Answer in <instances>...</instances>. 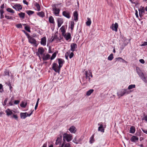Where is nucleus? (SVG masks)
Segmentation results:
<instances>
[{
	"label": "nucleus",
	"instance_id": "obj_1",
	"mask_svg": "<svg viewBox=\"0 0 147 147\" xmlns=\"http://www.w3.org/2000/svg\"><path fill=\"white\" fill-rule=\"evenodd\" d=\"M132 92V91L129 90L127 89H122L117 92V95L118 96L121 97L125 94H129Z\"/></svg>",
	"mask_w": 147,
	"mask_h": 147
},
{
	"label": "nucleus",
	"instance_id": "obj_2",
	"mask_svg": "<svg viewBox=\"0 0 147 147\" xmlns=\"http://www.w3.org/2000/svg\"><path fill=\"white\" fill-rule=\"evenodd\" d=\"M63 140L64 142L66 140L67 142H69L71 141L72 139V135L65 133L63 135Z\"/></svg>",
	"mask_w": 147,
	"mask_h": 147
},
{
	"label": "nucleus",
	"instance_id": "obj_3",
	"mask_svg": "<svg viewBox=\"0 0 147 147\" xmlns=\"http://www.w3.org/2000/svg\"><path fill=\"white\" fill-rule=\"evenodd\" d=\"M57 4H53L52 5L53 10V11L54 13L56 16H58L59 13L60 9L56 7V5Z\"/></svg>",
	"mask_w": 147,
	"mask_h": 147
},
{
	"label": "nucleus",
	"instance_id": "obj_4",
	"mask_svg": "<svg viewBox=\"0 0 147 147\" xmlns=\"http://www.w3.org/2000/svg\"><path fill=\"white\" fill-rule=\"evenodd\" d=\"M52 68L55 72L59 73L61 68H60L59 66H58L56 63H53L52 65Z\"/></svg>",
	"mask_w": 147,
	"mask_h": 147
},
{
	"label": "nucleus",
	"instance_id": "obj_5",
	"mask_svg": "<svg viewBox=\"0 0 147 147\" xmlns=\"http://www.w3.org/2000/svg\"><path fill=\"white\" fill-rule=\"evenodd\" d=\"M33 111H34L33 110H31L30 111L31 113L29 114H28V113L26 112L24 113H20V117L21 118L25 119L26 118L27 116L29 117V116H30L32 114Z\"/></svg>",
	"mask_w": 147,
	"mask_h": 147
},
{
	"label": "nucleus",
	"instance_id": "obj_6",
	"mask_svg": "<svg viewBox=\"0 0 147 147\" xmlns=\"http://www.w3.org/2000/svg\"><path fill=\"white\" fill-rule=\"evenodd\" d=\"M98 125H100V126L98 127V131H100L101 132L104 133L105 131V128L106 127V125L105 123H104L103 125L102 124H98Z\"/></svg>",
	"mask_w": 147,
	"mask_h": 147
},
{
	"label": "nucleus",
	"instance_id": "obj_7",
	"mask_svg": "<svg viewBox=\"0 0 147 147\" xmlns=\"http://www.w3.org/2000/svg\"><path fill=\"white\" fill-rule=\"evenodd\" d=\"M118 27V25L117 23H115L114 24H113L111 26L110 28L113 30H114L115 32H117V28Z\"/></svg>",
	"mask_w": 147,
	"mask_h": 147
},
{
	"label": "nucleus",
	"instance_id": "obj_8",
	"mask_svg": "<svg viewBox=\"0 0 147 147\" xmlns=\"http://www.w3.org/2000/svg\"><path fill=\"white\" fill-rule=\"evenodd\" d=\"M13 8L16 11H20L22 9V7L21 5L18 4L13 5Z\"/></svg>",
	"mask_w": 147,
	"mask_h": 147
},
{
	"label": "nucleus",
	"instance_id": "obj_9",
	"mask_svg": "<svg viewBox=\"0 0 147 147\" xmlns=\"http://www.w3.org/2000/svg\"><path fill=\"white\" fill-rule=\"evenodd\" d=\"M138 74L141 78L145 82H147V79L145 77L144 75L142 72L138 73Z\"/></svg>",
	"mask_w": 147,
	"mask_h": 147
},
{
	"label": "nucleus",
	"instance_id": "obj_10",
	"mask_svg": "<svg viewBox=\"0 0 147 147\" xmlns=\"http://www.w3.org/2000/svg\"><path fill=\"white\" fill-rule=\"evenodd\" d=\"M28 38L29 40V42L31 44L34 45H35L36 44V41L34 38H33V37L30 36V37H29Z\"/></svg>",
	"mask_w": 147,
	"mask_h": 147
},
{
	"label": "nucleus",
	"instance_id": "obj_11",
	"mask_svg": "<svg viewBox=\"0 0 147 147\" xmlns=\"http://www.w3.org/2000/svg\"><path fill=\"white\" fill-rule=\"evenodd\" d=\"M46 38L45 37H44L41 38L40 44L41 45L44 46L46 45Z\"/></svg>",
	"mask_w": 147,
	"mask_h": 147
},
{
	"label": "nucleus",
	"instance_id": "obj_12",
	"mask_svg": "<svg viewBox=\"0 0 147 147\" xmlns=\"http://www.w3.org/2000/svg\"><path fill=\"white\" fill-rule=\"evenodd\" d=\"M71 47V50L74 52L75 51L76 49L77 48V45L76 43H72L70 45Z\"/></svg>",
	"mask_w": 147,
	"mask_h": 147
},
{
	"label": "nucleus",
	"instance_id": "obj_13",
	"mask_svg": "<svg viewBox=\"0 0 147 147\" xmlns=\"http://www.w3.org/2000/svg\"><path fill=\"white\" fill-rule=\"evenodd\" d=\"M63 15L64 16L67 18H69L70 17V13L68 11H63Z\"/></svg>",
	"mask_w": 147,
	"mask_h": 147
},
{
	"label": "nucleus",
	"instance_id": "obj_14",
	"mask_svg": "<svg viewBox=\"0 0 147 147\" xmlns=\"http://www.w3.org/2000/svg\"><path fill=\"white\" fill-rule=\"evenodd\" d=\"M58 26V27H60L61 24L63 23V19L62 18H58L57 19Z\"/></svg>",
	"mask_w": 147,
	"mask_h": 147
},
{
	"label": "nucleus",
	"instance_id": "obj_15",
	"mask_svg": "<svg viewBox=\"0 0 147 147\" xmlns=\"http://www.w3.org/2000/svg\"><path fill=\"white\" fill-rule=\"evenodd\" d=\"M138 138L136 136H132L130 139V140L132 142H135L138 140Z\"/></svg>",
	"mask_w": 147,
	"mask_h": 147
},
{
	"label": "nucleus",
	"instance_id": "obj_16",
	"mask_svg": "<svg viewBox=\"0 0 147 147\" xmlns=\"http://www.w3.org/2000/svg\"><path fill=\"white\" fill-rule=\"evenodd\" d=\"M59 67L61 68L63 66V64L64 62V60L63 59L59 58L58 59Z\"/></svg>",
	"mask_w": 147,
	"mask_h": 147
},
{
	"label": "nucleus",
	"instance_id": "obj_17",
	"mask_svg": "<svg viewBox=\"0 0 147 147\" xmlns=\"http://www.w3.org/2000/svg\"><path fill=\"white\" fill-rule=\"evenodd\" d=\"M69 130L71 133H75L76 131V127L73 126L70 127Z\"/></svg>",
	"mask_w": 147,
	"mask_h": 147
},
{
	"label": "nucleus",
	"instance_id": "obj_18",
	"mask_svg": "<svg viewBox=\"0 0 147 147\" xmlns=\"http://www.w3.org/2000/svg\"><path fill=\"white\" fill-rule=\"evenodd\" d=\"M62 137L61 136H60L59 137H57L55 143V144L56 145H58L61 144L62 140Z\"/></svg>",
	"mask_w": 147,
	"mask_h": 147
},
{
	"label": "nucleus",
	"instance_id": "obj_19",
	"mask_svg": "<svg viewBox=\"0 0 147 147\" xmlns=\"http://www.w3.org/2000/svg\"><path fill=\"white\" fill-rule=\"evenodd\" d=\"M45 52V50L43 47H39L38 49V52L39 54L42 55Z\"/></svg>",
	"mask_w": 147,
	"mask_h": 147
},
{
	"label": "nucleus",
	"instance_id": "obj_20",
	"mask_svg": "<svg viewBox=\"0 0 147 147\" xmlns=\"http://www.w3.org/2000/svg\"><path fill=\"white\" fill-rule=\"evenodd\" d=\"M50 57V55L48 54H47L46 55H44L42 57L44 61H46L49 59Z\"/></svg>",
	"mask_w": 147,
	"mask_h": 147
},
{
	"label": "nucleus",
	"instance_id": "obj_21",
	"mask_svg": "<svg viewBox=\"0 0 147 147\" xmlns=\"http://www.w3.org/2000/svg\"><path fill=\"white\" fill-rule=\"evenodd\" d=\"M51 39H52V40L51 41V42H52L55 40H56L57 41L60 40L59 37L56 35H54L53 36H52Z\"/></svg>",
	"mask_w": 147,
	"mask_h": 147
},
{
	"label": "nucleus",
	"instance_id": "obj_22",
	"mask_svg": "<svg viewBox=\"0 0 147 147\" xmlns=\"http://www.w3.org/2000/svg\"><path fill=\"white\" fill-rule=\"evenodd\" d=\"M74 20L77 21L78 20V14L77 11H75L74 13Z\"/></svg>",
	"mask_w": 147,
	"mask_h": 147
},
{
	"label": "nucleus",
	"instance_id": "obj_23",
	"mask_svg": "<svg viewBox=\"0 0 147 147\" xmlns=\"http://www.w3.org/2000/svg\"><path fill=\"white\" fill-rule=\"evenodd\" d=\"M145 13L144 10V7H143L141 9H140L139 10V14L140 16L142 15Z\"/></svg>",
	"mask_w": 147,
	"mask_h": 147
},
{
	"label": "nucleus",
	"instance_id": "obj_24",
	"mask_svg": "<svg viewBox=\"0 0 147 147\" xmlns=\"http://www.w3.org/2000/svg\"><path fill=\"white\" fill-rule=\"evenodd\" d=\"M7 115L9 116L10 115L13 114L12 111L10 109H7L5 111Z\"/></svg>",
	"mask_w": 147,
	"mask_h": 147
},
{
	"label": "nucleus",
	"instance_id": "obj_25",
	"mask_svg": "<svg viewBox=\"0 0 147 147\" xmlns=\"http://www.w3.org/2000/svg\"><path fill=\"white\" fill-rule=\"evenodd\" d=\"M61 147H71L70 144L69 143H67L65 144L64 143H63Z\"/></svg>",
	"mask_w": 147,
	"mask_h": 147
},
{
	"label": "nucleus",
	"instance_id": "obj_26",
	"mask_svg": "<svg viewBox=\"0 0 147 147\" xmlns=\"http://www.w3.org/2000/svg\"><path fill=\"white\" fill-rule=\"evenodd\" d=\"M135 127L133 126H131L130 128V133L133 134L135 133Z\"/></svg>",
	"mask_w": 147,
	"mask_h": 147
},
{
	"label": "nucleus",
	"instance_id": "obj_27",
	"mask_svg": "<svg viewBox=\"0 0 147 147\" xmlns=\"http://www.w3.org/2000/svg\"><path fill=\"white\" fill-rule=\"evenodd\" d=\"M88 20L86 22V24L88 26H90L91 23V19L90 18H87Z\"/></svg>",
	"mask_w": 147,
	"mask_h": 147
},
{
	"label": "nucleus",
	"instance_id": "obj_28",
	"mask_svg": "<svg viewBox=\"0 0 147 147\" xmlns=\"http://www.w3.org/2000/svg\"><path fill=\"white\" fill-rule=\"evenodd\" d=\"M49 21L51 23L54 24V18L52 16H51L49 18Z\"/></svg>",
	"mask_w": 147,
	"mask_h": 147
},
{
	"label": "nucleus",
	"instance_id": "obj_29",
	"mask_svg": "<svg viewBox=\"0 0 147 147\" xmlns=\"http://www.w3.org/2000/svg\"><path fill=\"white\" fill-rule=\"evenodd\" d=\"M64 37L65 38L66 40H68L71 37L70 34L69 33H68L67 34L65 35L64 36Z\"/></svg>",
	"mask_w": 147,
	"mask_h": 147
},
{
	"label": "nucleus",
	"instance_id": "obj_30",
	"mask_svg": "<svg viewBox=\"0 0 147 147\" xmlns=\"http://www.w3.org/2000/svg\"><path fill=\"white\" fill-rule=\"evenodd\" d=\"M93 89H90L87 92L86 95L87 96L90 95L93 92Z\"/></svg>",
	"mask_w": 147,
	"mask_h": 147
},
{
	"label": "nucleus",
	"instance_id": "obj_31",
	"mask_svg": "<svg viewBox=\"0 0 147 147\" xmlns=\"http://www.w3.org/2000/svg\"><path fill=\"white\" fill-rule=\"evenodd\" d=\"M6 10L8 12L11 13H15L13 9L10 8H7Z\"/></svg>",
	"mask_w": 147,
	"mask_h": 147
},
{
	"label": "nucleus",
	"instance_id": "obj_32",
	"mask_svg": "<svg viewBox=\"0 0 147 147\" xmlns=\"http://www.w3.org/2000/svg\"><path fill=\"white\" fill-rule=\"evenodd\" d=\"M74 25V23L73 21H72L70 23V28L71 30H73Z\"/></svg>",
	"mask_w": 147,
	"mask_h": 147
},
{
	"label": "nucleus",
	"instance_id": "obj_33",
	"mask_svg": "<svg viewBox=\"0 0 147 147\" xmlns=\"http://www.w3.org/2000/svg\"><path fill=\"white\" fill-rule=\"evenodd\" d=\"M37 15L42 17H43L44 16V13L42 11L38 12L37 13Z\"/></svg>",
	"mask_w": 147,
	"mask_h": 147
},
{
	"label": "nucleus",
	"instance_id": "obj_34",
	"mask_svg": "<svg viewBox=\"0 0 147 147\" xmlns=\"http://www.w3.org/2000/svg\"><path fill=\"white\" fill-rule=\"evenodd\" d=\"M136 87V86L135 84H131L129 86L128 89L129 90H131L133 88H134Z\"/></svg>",
	"mask_w": 147,
	"mask_h": 147
},
{
	"label": "nucleus",
	"instance_id": "obj_35",
	"mask_svg": "<svg viewBox=\"0 0 147 147\" xmlns=\"http://www.w3.org/2000/svg\"><path fill=\"white\" fill-rule=\"evenodd\" d=\"M25 13L23 12H21L18 14L19 16L22 18H24L25 17Z\"/></svg>",
	"mask_w": 147,
	"mask_h": 147
},
{
	"label": "nucleus",
	"instance_id": "obj_36",
	"mask_svg": "<svg viewBox=\"0 0 147 147\" xmlns=\"http://www.w3.org/2000/svg\"><path fill=\"white\" fill-rule=\"evenodd\" d=\"M35 6L36 7V9L38 11L40 10V7L39 4L36 3L35 5Z\"/></svg>",
	"mask_w": 147,
	"mask_h": 147
},
{
	"label": "nucleus",
	"instance_id": "obj_37",
	"mask_svg": "<svg viewBox=\"0 0 147 147\" xmlns=\"http://www.w3.org/2000/svg\"><path fill=\"white\" fill-rule=\"evenodd\" d=\"M113 55L112 53H111L108 57V59L109 60L111 61V60H112L113 59Z\"/></svg>",
	"mask_w": 147,
	"mask_h": 147
},
{
	"label": "nucleus",
	"instance_id": "obj_38",
	"mask_svg": "<svg viewBox=\"0 0 147 147\" xmlns=\"http://www.w3.org/2000/svg\"><path fill=\"white\" fill-rule=\"evenodd\" d=\"M94 135H93L90 138V143L92 144L94 142Z\"/></svg>",
	"mask_w": 147,
	"mask_h": 147
},
{
	"label": "nucleus",
	"instance_id": "obj_39",
	"mask_svg": "<svg viewBox=\"0 0 147 147\" xmlns=\"http://www.w3.org/2000/svg\"><path fill=\"white\" fill-rule=\"evenodd\" d=\"M26 13L29 16L32 15L34 13V11L31 10H28L26 11Z\"/></svg>",
	"mask_w": 147,
	"mask_h": 147
},
{
	"label": "nucleus",
	"instance_id": "obj_40",
	"mask_svg": "<svg viewBox=\"0 0 147 147\" xmlns=\"http://www.w3.org/2000/svg\"><path fill=\"white\" fill-rule=\"evenodd\" d=\"M56 54H57V53H56V52L54 53L53 54L51 57V60H52L53 59L56 57Z\"/></svg>",
	"mask_w": 147,
	"mask_h": 147
},
{
	"label": "nucleus",
	"instance_id": "obj_41",
	"mask_svg": "<svg viewBox=\"0 0 147 147\" xmlns=\"http://www.w3.org/2000/svg\"><path fill=\"white\" fill-rule=\"evenodd\" d=\"M20 106L22 107H25L26 105V103H25L24 102H22L20 105Z\"/></svg>",
	"mask_w": 147,
	"mask_h": 147
},
{
	"label": "nucleus",
	"instance_id": "obj_42",
	"mask_svg": "<svg viewBox=\"0 0 147 147\" xmlns=\"http://www.w3.org/2000/svg\"><path fill=\"white\" fill-rule=\"evenodd\" d=\"M60 29L61 31V32H62V34L63 35L65 32L64 28L63 27V26H62L61 28Z\"/></svg>",
	"mask_w": 147,
	"mask_h": 147
},
{
	"label": "nucleus",
	"instance_id": "obj_43",
	"mask_svg": "<svg viewBox=\"0 0 147 147\" xmlns=\"http://www.w3.org/2000/svg\"><path fill=\"white\" fill-rule=\"evenodd\" d=\"M25 29L26 30H27L29 32H30V28L28 26H25Z\"/></svg>",
	"mask_w": 147,
	"mask_h": 147
},
{
	"label": "nucleus",
	"instance_id": "obj_44",
	"mask_svg": "<svg viewBox=\"0 0 147 147\" xmlns=\"http://www.w3.org/2000/svg\"><path fill=\"white\" fill-rule=\"evenodd\" d=\"M5 17L8 20H12L13 18L12 16H7V15H5Z\"/></svg>",
	"mask_w": 147,
	"mask_h": 147
},
{
	"label": "nucleus",
	"instance_id": "obj_45",
	"mask_svg": "<svg viewBox=\"0 0 147 147\" xmlns=\"http://www.w3.org/2000/svg\"><path fill=\"white\" fill-rule=\"evenodd\" d=\"M22 31L26 34V36H27L28 38L29 37H30V36L29 35V34L26 32L24 30H22Z\"/></svg>",
	"mask_w": 147,
	"mask_h": 147
},
{
	"label": "nucleus",
	"instance_id": "obj_46",
	"mask_svg": "<svg viewBox=\"0 0 147 147\" xmlns=\"http://www.w3.org/2000/svg\"><path fill=\"white\" fill-rule=\"evenodd\" d=\"M16 26L17 28H22V24H17L16 25Z\"/></svg>",
	"mask_w": 147,
	"mask_h": 147
},
{
	"label": "nucleus",
	"instance_id": "obj_47",
	"mask_svg": "<svg viewBox=\"0 0 147 147\" xmlns=\"http://www.w3.org/2000/svg\"><path fill=\"white\" fill-rule=\"evenodd\" d=\"M4 75H9V71L7 70H6L4 72Z\"/></svg>",
	"mask_w": 147,
	"mask_h": 147
},
{
	"label": "nucleus",
	"instance_id": "obj_48",
	"mask_svg": "<svg viewBox=\"0 0 147 147\" xmlns=\"http://www.w3.org/2000/svg\"><path fill=\"white\" fill-rule=\"evenodd\" d=\"M116 60H119L120 59H121L122 61V62H126V61H125V60H124V59H122V58H121V57H120L116 58Z\"/></svg>",
	"mask_w": 147,
	"mask_h": 147
},
{
	"label": "nucleus",
	"instance_id": "obj_49",
	"mask_svg": "<svg viewBox=\"0 0 147 147\" xmlns=\"http://www.w3.org/2000/svg\"><path fill=\"white\" fill-rule=\"evenodd\" d=\"M73 142L77 144L78 143V142L76 138H75L73 140Z\"/></svg>",
	"mask_w": 147,
	"mask_h": 147
},
{
	"label": "nucleus",
	"instance_id": "obj_50",
	"mask_svg": "<svg viewBox=\"0 0 147 147\" xmlns=\"http://www.w3.org/2000/svg\"><path fill=\"white\" fill-rule=\"evenodd\" d=\"M74 54L73 52H71L70 53V55H69V58L70 59H71L74 56Z\"/></svg>",
	"mask_w": 147,
	"mask_h": 147
},
{
	"label": "nucleus",
	"instance_id": "obj_51",
	"mask_svg": "<svg viewBox=\"0 0 147 147\" xmlns=\"http://www.w3.org/2000/svg\"><path fill=\"white\" fill-rule=\"evenodd\" d=\"M127 45V44L126 43H123V45L121 46V49H124V47H125V46H126Z\"/></svg>",
	"mask_w": 147,
	"mask_h": 147
},
{
	"label": "nucleus",
	"instance_id": "obj_52",
	"mask_svg": "<svg viewBox=\"0 0 147 147\" xmlns=\"http://www.w3.org/2000/svg\"><path fill=\"white\" fill-rule=\"evenodd\" d=\"M140 62L142 64H144L145 63V61L143 59H140L139 60Z\"/></svg>",
	"mask_w": 147,
	"mask_h": 147
},
{
	"label": "nucleus",
	"instance_id": "obj_53",
	"mask_svg": "<svg viewBox=\"0 0 147 147\" xmlns=\"http://www.w3.org/2000/svg\"><path fill=\"white\" fill-rule=\"evenodd\" d=\"M85 75L86 76V79L88 78V76H89L88 75V71H85Z\"/></svg>",
	"mask_w": 147,
	"mask_h": 147
},
{
	"label": "nucleus",
	"instance_id": "obj_54",
	"mask_svg": "<svg viewBox=\"0 0 147 147\" xmlns=\"http://www.w3.org/2000/svg\"><path fill=\"white\" fill-rule=\"evenodd\" d=\"M147 45V42H144L141 45V46H146Z\"/></svg>",
	"mask_w": 147,
	"mask_h": 147
},
{
	"label": "nucleus",
	"instance_id": "obj_55",
	"mask_svg": "<svg viewBox=\"0 0 147 147\" xmlns=\"http://www.w3.org/2000/svg\"><path fill=\"white\" fill-rule=\"evenodd\" d=\"M3 86L1 84H0V92H2L3 90L2 89Z\"/></svg>",
	"mask_w": 147,
	"mask_h": 147
},
{
	"label": "nucleus",
	"instance_id": "obj_56",
	"mask_svg": "<svg viewBox=\"0 0 147 147\" xmlns=\"http://www.w3.org/2000/svg\"><path fill=\"white\" fill-rule=\"evenodd\" d=\"M20 102V101L18 100H16L14 101V104H18Z\"/></svg>",
	"mask_w": 147,
	"mask_h": 147
},
{
	"label": "nucleus",
	"instance_id": "obj_57",
	"mask_svg": "<svg viewBox=\"0 0 147 147\" xmlns=\"http://www.w3.org/2000/svg\"><path fill=\"white\" fill-rule=\"evenodd\" d=\"M7 98H6V99L4 101V103H3V105H5L6 104V103L7 102Z\"/></svg>",
	"mask_w": 147,
	"mask_h": 147
},
{
	"label": "nucleus",
	"instance_id": "obj_58",
	"mask_svg": "<svg viewBox=\"0 0 147 147\" xmlns=\"http://www.w3.org/2000/svg\"><path fill=\"white\" fill-rule=\"evenodd\" d=\"M13 117L14 118L16 119L17 120L18 117L17 115H13Z\"/></svg>",
	"mask_w": 147,
	"mask_h": 147
},
{
	"label": "nucleus",
	"instance_id": "obj_59",
	"mask_svg": "<svg viewBox=\"0 0 147 147\" xmlns=\"http://www.w3.org/2000/svg\"><path fill=\"white\" fill-rule=\"evenodd\" d=\"M88 72H89V73L90 74V77L91 78H92V77H93V76H92V74L91 71V70H88Z\"/></svg>",
	"mask_w": 147,
	"mask_h": 147
},
{
	"label": "nucleus",
	"instance_id": "obj_60",
	"mask_svg": "<svg viewBox=\"0 0 147 147\" xmlns=\"http://www.w3.org/2000/svg\"><path fill=\"white\" fill-rule=\"evenodd\" d=\"M0 14H3L4 13V11L3 9H1L0 10Z\"/></svg>",
	"mask_w": 147,
	"mask_h": 147
},
{
	"label": "nucleus",
	"instance_id": "obj_61",
	"mask_svg": "<svg viewBox=\"0 0 147 147\" xmlns=\"http://www.w3.org/2000/svg\"><path fill=\"white\" fill-rule=\"evenodd\" d=\"M23 2L24 4H26L27 5L28 4V2L26 0H23Z\"/></svg>",
	"mask_w": 147,
	"mask_h": 147
},
{
	"label": "nucleus",
	"instance_id": "obj_62",
	"mask_svg": "<svg viewBox=\"0 0 147 147\" xmlns=\"http://www.w3.org/2000/svg\"><path fill=\"white\" fill-rule=\"evenodd\" d=\"M67 53L68 54V55L65 54V58L67 59L68 60V52H67Z\"/></svg>",
	"mask_w": 147,
	"mask_h": 147
},
{
	"label": "nucleus",
	"instance_id": "obj_63",
	"mask_svg": "<svg viewBox=\"0 0 147 147\" xmlns=\"http://www.w3.org/2000/svg\"><path fill=\"white\" fill-rule=\"evenodd\" d=\"M4 8V4H3L2 5H1L0 6V8L1 9H3Z\"/></svg>",
	"mask_w": 147,
	"mask_h": 147
},
{
	"label": "nucleus",
	"instance_id": "obj_64",
	"mask_svg": "<svg viewBox=\"0 0 147 147\" xmlns=\"http://www.w3.org/2000/svg\"><path fill=\"white\" fill-rule=\"evenodd\" d=\"M144 119L147 122V115L144 117Z\"/></svg>",
	"mask_w": 147,
	"mask_h": 147
}]
</instances>
